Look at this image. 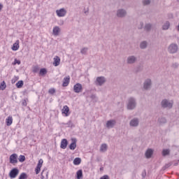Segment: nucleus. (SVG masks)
<instances>
[{"instance_id":"ddd939ff","label":"nucleus","mask_w":179,"mask_h":179,"mask_svg":"<svg viewBox=\"0 0 179 179\" xmlns=\"http://www.w3.org/2000/svg\"><path fill=\"white\" fill-rule=\"evenodd\" d=\"M10 163H11V164H16V163H17V154H13L10 156Z\"/></svg>"},{"instance_id":"1a4fd4ad","label":"nucleus","mask_w":179,"mask_h":179,"mask_svg":"<svg viewBox=\"0 0 179 179\" xmlns=\"http://www.w3.org/2000/svg\"><path fill=\"white\" fill-rule=\"evenodd\" d=\"M130 127H133L134 128H136V127H139V118L134 117L129 122Z\"/></svg>"},{"instance_id":"4d7b16f0","label":"nucleus","mask_w":179,"mask_h":179,"mask_svg":"<svg viewBox=\"0 0 179 179\" xmlns=\"http://www.w3.org/2000/svg\"><path fill=\"white\" fill-rule=\"evenodd\" d=\"M122 1H125V0H122Z\"/></svg>"},{"instance_id":"39448f33","label":"nucleus","mask_w":179,"mask_h":179,"mask_svg":"<svg viewBox=\"0 0 179 179\" xmlns=\"http://www.w3.org/2000/svg\"><path fill=\"white\" fill-rule=\"evenodd\" d=\"M106 82H107V79L106 78V77L99 76L96 78L95 80V85H96V86H103V85H104Z\"/></svg>"},{"instance_id":"4be33fe9","label":"nucleus","mask_w":179,"mask_h":179,"mask_svg":"<svg viewBox=\"0 0 179 179\" xmlns=\"http://www.w3.org/2000/svg\"><path fill=\"white\" fill-rule=\"evenodd\" d=\"M19 40H17L15 43L13 45V51H17L19 50Z\"/></svg>"},{"instance_id":"f3484780","label":"nucleus","mask_w":179,"mask_h":179,"mask_svg":"<svg viewBox=\"0 0 179 179\" xmlns=\"http://www.w3.org/2000/svg\"><path fill=\"white\" fill-rule=\"evenodd\" d=\"M68 146V140L64 138L61 141L60 148L61 149H65Z\"/></svg>"},{"instance_id":"aec40b11","label":"nucleus","mask_w":179,"mask_h":179,"mask_svg":"<svg viewBox=\"0 0 179 179\" xmlns=\"http://www.w3.org/2000/svg\"><path fill=\"white\" fill-rule=\"evenodd\" d=\"M6 122L7 127H10V125H12L13 122V118L12 117V116H8V118L6 120Z\"/></svg>"},{"instance_id":"7ed1b4c3","label":"nucleus","mask_w":179,"mask_h":179,"mask_svg":"<svg viewBox=\"0 0 179 179\" xmlns=\"http://www.w3.org/2000/svg\"><path fill=\"white\" fill-rule=\"evenodd\" d=\"M168 52H169V54H177V52H178V45L176 43H171L168 47Z\"/></svg>"},{"instance_id":"f704fd0d","label":"nucleus","mask_w":179,"mask_h":179,"mask_svg":"<svg viewBox=\"0 0 179 179\" xmlns=\"http://www.w3.org/2000/svg\"><path fill=\"white\" fill-rule=\"evenodd\" d=\"M88 50H89V48H83V49H81L80 53L83 54V55H86Z\"/></svg>"},{"instance_id":"0eeeda50","label":"nucleus","mask_w":179,"mask_h":179,"mask_svg":"<svg viewBox=\"0 0 179 179\" xmlns=\"http://www.w3.org/2000/svg\"><path fill=\"white\" fill-rule=\"evenodd\" d=\"M152 87V80L150 78L146 79L143 83L144 90H149Z\"/></svg>"},{"instance_id":"bb28decb","label":"nucleus","mask_w":179,"mask_h":179,"mask_svg":"<svg viewBox=\"0 0 179 179\" xmlns=\"http://www.w3.org/2000/svg\"><path fill=\"white\" fill-rule=\"evenodd\" d=\"M80 163H82V159H80L79 157H76V158L74 159L73 164L75 166H79V164H80Z\"/></svg>"},{"instance_id":"2eb2a0df","label":"nucleus","mask_w":179,"mask_h":179,"mask_svg":"<svg viewBox=\"0 0 179 179\" xmlns=\"http://www.w3.org/2000/svg\"><path fill=\"white\" fill-rule=\"evenodd\" d=\"M145 156L146 159H150V157H152V156H153V150H152V148H148L145 151Z\"/></svg>"},{"instance_id":"de8ad7c7","label":"nucleus","mask_w":179,"mask_h":179,"mask_svg":"<svg viewBox=\"0 0 179 179\" xmlns=\"http://www.w3.org/2000/svg\"><path fill=\"white\" fill-rule=\"evenodd\" d=\"M65 125H68V127H72V121L69 120Z\"/></svg>"},{"instance_id":"f8f14e48","label":"nucleus","mask_w":179,"mask_h":179,"mask_svg":"<svg viewBox=\"0 0 179 179\" xmlns=\"http://www.w3.org/2000/svg\"><path fill=\"white\" fill-rule=\"evenodd\" d=\"M56 13L59 17H64L66 15V10L65 8H60L56 10Z\"/></svg>"},{"instance_id":"864d4df0","label":"nucleus","mask_w":179,"mask_h":179,"mask_svg":"<svg viewBox=\"0 0 179 179\" xmlns=\"http://www.w3.org/2000/svg\"><path fill=\"white\" fill-rule=\"evenodd\" d=\"M103 169H104V168H103V167H101V168H100V171H103Z\"/></svg>"},{"instance_id":"5701e85b","label":"nucleus","mask_w":179,"mask_h":179,"mask_svg":"<svg viewBox=\"0 0 179 179\" xmlns=\"http://www.w3.org/2000/svg\"><path fill=\"white\" fill-rule=\"evenodd\" d=\"M108 148V146L107 145L106 143L101 144L100 147V152H107Z\"/></svg>"},{"instance_id":"393cba45","label":"nucleus","mask_w":179,"mask_h":179,"mask_svg":"<svg viewBox=\"0 0 179 179\" xmlns=\"http://www.w3.org/2000/svg\"><path fill=\"white\" fill-rule=\"evenodd\" d=\"M83 171H82V169H80L76 173V178L80 179V178H83Z\"/></svg>"},{"instance_id":"8fccbe9b","label":"nucleus","mask_w":179,"mask_h":179,"mask_svg":"<svg viewBox=\"0 0 179 179\" xmlns=\"http://www.w3.org/2000/svg\"><path fill=\"white\" fill-rule=\"evenodd\" d=\"M2 9H3V5L0 3V12L2 10Z\"/></svg>"},{"instance_id":"b1692460","label":"nucleus","mask_w":179,"mask_h":179,"mask_svg":"<svg viewBox=\"0 0 179 179\" xmlns=\"http://www.w3.org/2000/svg\"><path fill=\"white\" fill-rule=\"evenodd\" d=\"M148 48V42L146 41H144L140 43V48L141 50H145Z\"/></svg>"},{"instance_id":"72a5a7b5","label":"nucleus","mask_w":179,"mask_h":179,"mask_svg":"<svg viewBox=\"0 0 179 179\" xmlns=\"http://www.w3.org/2000/svg\"><path fill=\"white\" fill-rule=\"evenodd\" d=\"M5 89H6V83H5V81H3L1 83L0 90H5Z\"/></svg>"},{"instance_id":"f03ea898","label":"nucleus","mask_w":179,"mask_h":179,"mask_svg":"<svg viewBox=\"0 0 179 179\" xmlns=\"http://www.w3.org/2000/svg\"><path fill=\"white\" fill-rule=\"evenodd\" d=\"M173 104H174L173 101H169L166 99L161 101V106L162 108H173Z\"/></svg>"},{"instance_id":"6ab92c4d","label":"nucleus","mask_w":179,"mask_h":179,"mask_svg":"<svg viewBox=\"0 0 179 179\" xmlns=\"http://www.w3.org/2000/svg\"><path fill=\"white\" fill-rule=\"evenodd\" d=\"M60 63H61V59L59 58V57L55 56V57H54L53 65H54L55 66H58Z\"/></svg>"},{"instance_id":"2f4dec72","label":"nucleus","mask_w":179,"mask_h":179,"mask_svg":"<svg viewBox=\"0 0 179 179\" xmlns=\"http://www.w3.org/2000/svg\"><path fill=\"white\" fill-rule=\"evenodd\" d=\"M23 85H24L23 80H20L16 83V86L18 89L23 87Z\"/></svg>"},{"instance_id":"cd10ccee","label":"nucleus","mask_w":179,"mask_h":179,"mask_svg":"<svg viewBox=\"0 0 179 179\" xmlns=\"http://www.w3.org/2000/svg\"><path fill=\"white\" fill-rule=\"evenodd\" d=\"M152 25L150 23L145 24L144 29L145 30V31H150L152 30Z\"/></svg>"},{"instance_id":"09e8293b","label":"nucleus","mask_w":179,"mask_h":179,"mask_svg":"<svg viewBox=\"0 0 179 179\" xmlns=\"http://www.w3.org/2000/svg\"><path fill=\"white\" fill-rule=\"evenodd\" d=\"M43 163H44V161H43V159H40V160L38 161V164H40L41 166H43Z\"/></svg>"},{"instance_id":"7c9ffc66","label":"nucleus","mask_w":179,"mask_h":179,"mask_svg":"<svg viewBox=\"0 0 179 179\" xmlns=\"http://www.w3.org/2000/svg\"><path fill=\"white\" fill-rule=\"evenodd\" d=\"M170 155L169 149H164L162 150V156H169Z\"/></svg>"},{"instance_id":"20e7f679","label":"nucleus","mask_w":179,"mask_h":179,"mask_svg":"<svg viewBox=\"0 0 179 179\" xmlns=\"http://www.w3.org/2000/svg\"><path fill=\"white\" fill-rule=\"evenodd\" d=\"M126 62L127 65H134L138 62V57L135 55H129L127 57Z\"/></svg>"},{"instance_id":"ea45409f","label":"nucleus","mask_w":179,"mask_h":179,"mask_svg":"<svg viewBox=\"0 0 179 179\" xmlns=\"http://www.w3.org/2000/svg\"><path fill=\"white\" fill-rule=\"evenodd\" d=\"M171 66L173 68V69H177V68L179 66V64L177 62L173 63Z\"/></svg>"},{"instance_id":"a18cd8bd","label":"nucleus","mask_w":179,"mask_h":179,"mask_svg":"<svg viewBox=\"0 0 179 179\" xmlns=\"http://www.w3.org/2000/svg\"><path fill=\"white\" fill-rule=\"evenodd\" d=\"M41 170V168H37L36 167V169H35L36 174H38L40 173Z\"/></svg>"},{"instance_id":"c03bdc74","label":"nucleus","mask_w":179,"mask_h":179,"mask_svg":"<svg viewBox=\"0 0 179 179\" xmlns=\"http://www.w3.org/2000/svg\"><path fill=\"white\" fill-rule=\"evenodd\" d=\"M22 106H24V107H26V106H27V102L26 101V99L22 100Z\"/></svg>"},{"instance_id":"f257e3e1","label":"nucleus","mask_w":179,"mask_h":179,"mask_svg":"<svg viewBox=\"0 0 179 179\" xmlns=\"http://www.w3.org/2000/svg\"><path fill=\"white\" fill-rule=\"evenodd\" d=\"M137 103L136 99L134 97H129L127 100V110H135L136 108Z\"/></svg>"},{"instance_id":"6e6d98bb","label":"nucleus","mask_w":179,"mask_h":179,"mask_svg":"<svg viewBox=\"0 0 179 179\" xmlns=\"http://www.w3.org/2000/svg\"><path fill=\"white\" fill-rule=\"evenodd\" d=\"M12 83H13V80H12Z\"/></svg>"},{"instance_id":"4c0bfd02","label":"nucleus","mask_w":179,"mask_h":179,"mask_svg":"<svg viewBox=\"0 0 179 179\" xmlns=\"http://www.w3.org/2000/svg\"><path fill=\"white\" fill-rule=\"evenodd\" d=\"M38 71H40V67H38V66H34L33 67L34 73H37V72H38Z\"/></svg>"},{"instance_id":"4468645a","label":"nucleus","mask_w":179,"mask_h":179,"mask_svg":"<svg viewBox=\"0 0 179 179\" xmlns=\"http://www.w3.org/2000/svg\"><path fill=\"white\" fill-rule=\"evenodd\" d=\"M71 141H72V143L69 145V148L70 150H75V149H76L77 140L76 138H72Z\"/></svg>"},{"instance_id":"37998d69","label":"nucleus","mask_w":179,"mask_h":179,"mask_svg":"<svg viewBox=\"0 0 179 179\" xmlns=\"http://www.w3.org/2000/svg\"><path fill=\"white\" fill-rule=\"evenodd\" d=\"M170 166H171V164H166L164 166L162 167V170H166V169H169V167H170Z\"/></svg>"},{"instance_id":"412c9836","label":"nucleus","mask_w":179,"mask_h":179,"mask_svg":"<svg viewBox=\"0 0 179 179\" xmlns=\"http://www.w3.org/2000/svg\"><path fill=\"white\" fill-rule=\"evenodd\" d=\"M53 34L55 36H59V32L61 31V29H59V27H55L53 28Z\"/></svg>"},{"instance_id":"a211bd4d","label":"nucleus","mask_w":179,"mask_h":179,"mask_svg":"<svg viewBox=\"0 0 179 179\" xmlns=\"http://www.w3.org/2000/svg\"><path fill=\"white\" fill-rule=\"evenodd\" d=\"M62 114H65L66 117L69 115V107L68 106H64L62 110Z\"/></svg>"},{"instance_id":"79ce46f5","label":"nucleus","mask_w":179,"mask_h":179,"mask_svg":"<svg viewBox=\"0 0 179 179\" xmlns=\"http://www.w3.org/2000/svg\"><path fill=\"white\" fill-rule=\"evenodd\" d=\"M16 64H17V65H20V60H17V59H15L14 62L13 63V65H16Z\"/></svg>"},{"instance_id":"473e14b6","label":"nucleus","mask_w":179,"mask_h":179,"mask_svg":"<svg viewBox=\"0 0 179 179\" xmlns=\"http://www.w3.org/2000/svg\"><path fill=\"white\" fill-rule=\"evenodd\" d=\"M40 75H41V76H44V75L47 74V69H41L39 71Z\"/></svg>"},{"instance_id":"49530a36","label":"nucleus","mask_w":179,"mask_h":179,"mask_svg":"<svg viewBox=\"0 0 179 179\" xmlns=\"http://www.w3.org/2000/svg\"><path fill=\"white\" fill-rule=\"evenodd\" d=\"M90 98L92 99V100H97V97L96 96V95L94 94H92L90 96Z\"/></svg>"},{"instance_id":"c85d7f7f","label":"nucleus","mask_w":179,"mask_h":179,"mask_svg":"<svg viewBox=\"0 0 179 179\" xmlns=\"http://www.w3.org/2000/svg\"><path fill=\"white\" fill-rule=\"evenodd\" d=\"M166 122H167V120L165 119V117H159L158 119V124L160 125H163V124H166Z\"/></svg>"},{"instance_id":"a878e982","label":"nucleus","mask_w":179,"mask_h":179,"mask_svg":"<svg viewBox=\"0 0 179 179\" xmlns=\"http://www.w3.org/2000/svg\"><path fill=\"white\" fill-rule=\"evenodd\" d=\"M170 29V22L166 21L162 26V30H169Z\"/></svg>"},{"instance_id":"603ef678","label":"nucleus","mask_w":179,"mask_h":179,"mask_svg":"<svg viewBox=\"0 0 179 179\" xmlns=\"http://www.w3.org/2000/svg\"><path fill=\"white\" fill-rule=\"evenodd\" d=\"M145 176H146V172H145V173H143V178H145Z\"/></svg>"},{"instance_id":"3c124183","label":"nucleus","mask_w":179,"mask_h":179,"mask_svg":"<svg viewBox=\"0 0 179 179\" xmlns=\"http://www.w3.org/2000/svg\"><path fill=\"white\" fill-rule=\"evenodd\" d=\"M36 167L38 168V169H41L42 165H40L39 164H38L37 166H36Z\"/></svg>"},{"instance_id":"c9c22d12","label":"nucleus","mask_w":179,"mask_h":179,"mask_svg":"<svg viewBox=\"0 0 179 179\" xmlns=\"http://www.w3.org/2000/svg\"><path fill=\"white\" fill-rule=\"evenodd\" d=\"M19 179H27V174L26 173H22L20 175Z\"/></svg>"},{"instance_id":"5fc2aeb1","label":"nucleus","mask_w":179,"mask_h":179,"mask_svg":"<svg viewBox=\"0 0 179 179\" xmlns=\"http://www.w3.org/2000/svg\"><path fill=\"white\" fill-rule=\"evenodd\" d=\"M174 166H178V162L175 163Z\"/></svg>"},{"instance_id":"58836bf2","label":"nucleus","mask_w":179,"mask_h":179,"mask_svg":"<svg viewBox=\"0 0 179 179\" xmlns=\"http://www.w3.org/2000/svg\"><path fill=\"white\" fill-rule=\"evenodd\" d=\"M24 160H26V157H24V155H20L19 162H20V163H23Z\"/></svg>"},{"instance_id":"a19ab883","label":"nucleus","mask_w":179,"mask_h":179,"mask_svg":"<svg viewBox=\"0 0 179 179\" xmlns=\"http://www.w3.org/2000/svg\"><path fill=\"white\" fill-rule=\"evenodd\" d=\"M56 90H55V88H50L48 90V93L49 94H54L55 93Z\"/></svg>"},{"instance_id":"6e6552de","label":"nucleus","mask_w":179,"mask_h":179,"mask_svg":"<svg viewBox=\"0 0 179 179\" xmlns=\"http://www.w3.org/2000/svg\"><path fill=\"white\" fill-rule=\"evenodd\" d=\"M19 175V169L17 168H13L9 173L10 178H16Z\"/></svg>"},{"instance_id":"423d86ee","label":"nucleus","mask_w":179,"mask_h":179,"mask_svg":"<svg viewBox=\"0 0 179 179\" xmlns=\"http://www.w3.org/2000/svg\"><path fill=\"white\" fill-rule=\"evenodd\" d=\"M127 10L124 8L117 9L116 11V16L120 18H124L127 16Z\"/></svg>"},{"instance_id":"c756f323","label":"nucleus","mask_w":179,"mask_h":179,"mask_svg":"<svg viewBox=\"0 0 179 179\" xmlns=\"http://www.w3.org/2000/svg\"><path fill=\"white\" fill-rule=\"evenodd\" d=\"M151 3H152L151 0H143L142 1V3H143V6H148L150 5Z\"/></svg>"},{"instance_id":"e433bc0d","label":"nucleus","mask_w":179,"mask_h":179,"mask_svg":"<svg viewBox=\"0 0 179 179\" xmlns=\"http://www.w3.org/2000/svg\"><path fill=\"white\" fill-rule=\"evenodd\" d=\"M44 174L46 176V178H48V172L43 171L41 173V179H44Z\"/></svg>"},{"instance_id":"dca6fc26","label":"nucleus","mask_w":179,"mask_h":179,"mask_svg":"<svg viewBox=\"0 0 179 179\" xmlns=\"http://www.w3.org/2000/svg\"><path fill=\"white\" fill-rule=\"evenodd\" d=\"M71 80V77L68 76L67 77H65L63 80L62 86L63 87H66L69 85V82Z\"/></svg>"},{"instance_id":"9d476101","label":"nucleus","mask_w":179,"mask_h":179,"mask_svg":"<svg viewBox=\"0 0 179 179\" xmlns=\"http://www.w3.org/2000/svg\"><path fill=\"white\" fill-rule=\"evenodd\" d=\"M82 90H83V87H82V84L77 83L73 86L74 93H81Z\"/></svg>"},{"instance_id":"9b49d317","label":"nucleus","mask_w":179,"mask_h":179,"mask_svg":"<svg viewBox=\"0 0 179 179\" xmlns=\"http://www.w3.org/2000/svg\"><path fill=\"white\" fill-rule=\"evenodd\" d=\"M115 124H117V122L115 120H108L106 122V128H108V129H111V128L115 127Z\"/></svg>"}]
</instances>
